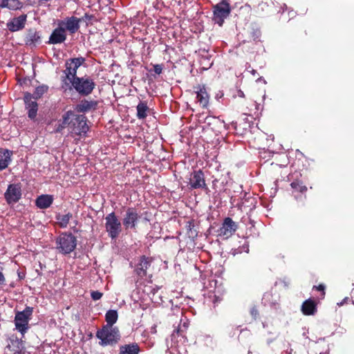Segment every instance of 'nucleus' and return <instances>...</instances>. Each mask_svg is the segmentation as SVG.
<instances>
[{
    "mask_svg": "<svg viewBox=\"0 0 354 354\" xmlns=\"http://www.w3.org/2000/svg\"><path fill=\"white\" fill-rule=\"evenodd\" d=\"M53 195L42 194L37 198L35 204L39 209H47L53 204Z\"/></svg>",
    "mask_w": 354,
    "mask_h": 354,
    "instance_id": "obj_22",
    "label": "nucleus"
},
{
    "mask_svg": "<svg viewBox=\"0 0 354 354\" xmlns=\"http://www.w3.org/2000/svg\"><path fill=\"white\" fill-rule=\"evenodd\" d=\"M85 60L86 59L84 57H80L71 58L66 62V70L64 71L66 76L63 77L62 81L64 82V84L62 86V88L64 92H66L68 89L70 91L72 90V88L70 84L67 82V80H68L70 82L71 81L73 80V79L77 77V68L84 63Z\"/></svg>",
    "mask_w": 354,
    "mask_h": 354,
    "instance_id": "obj_2",
    "label": "nucleus"
},
{
    "mask_svg": "<svg viewBox=\"0 0 354 354\" xmlns=\"http://www.w3.org/2000/svg\"><path fill=\"white\" fill-rule=\"evenodd\" d=\"M33 308L26 306L22 311H17L15 316V329L19 332L22 337L27 333L30 328L29 322L32 319Z\"/></svg>",
    "mask_w": 354,
    "mask_h": 354,
    "instance_id": "obj_4",
    "label": "nucleus"
},
{
    "mask_svg": "<svg viewBox=\"0 0 354 354\" xmlns=\"http://www.w3.org/2000/svg\"><path fill=\"white\" fill-rule=\"evenodd\" d=\"M220 301L221 299H219V297L214 295V299L213 301L214 304H215L216 303L219 302Z\"/></svg>",
    "mask_w": 354,
    "mask_h": 354,
    "instance_id": "obj_41",
    "label": "nucleus"
},
{
    "mask_svg": "<svg viewBox=\"0 0 354 354\" xmlns=\"http://www.w3.org/2000/svg\"><path fill=\"white\" fill-rule=\"evenodd\" d=\"M21 187L20 184H10L4 194L8 204L17 203L21 198Z\"/></svg>",
    "mask_w": 354,
    "mask_h": 354,
    "instance_id": "obj_11",
    "label": "nucleus"
},
{
    "mask_svg": "<svg viewBox=\"0 0 354 354\" xmlns=\"http://www.w3.org/2000/svg\"><path fill=\"white\" fill-rule=\"evenodd\" d=\"M74 115V112L72 111H66L62 116V124L66 128L71 126V119Z\"/></svg>",
    "mask_w": 354,
    "mask_h": 354,
    "instance_id": "obj_31",
    "label": "nucleus"
},
{
    "mask_svg": "<svg viewBox=\"0 0 354 354\" xmlns=\"http://www.w3.org/2000/svg\"><path fill=\"white\" fill-rule=\"evenodd\" d=\"M66 39V34L64 30V27L58 26L51 33L48 44H58L63 43Z\"/></svg>",
    "mask_w": 354,
    "mask_h": 354,
    "instance_id": "obj_18",
    "label": "nucleus"
},
{
    "mask_svg": "<svg viewBox=\"0 0 354 354\" xmlns=\"http://www.w3.org/2000/svg\"><path fill=\"white\" fill-rule=\"evenodd\" d=\"M194 89L196 90L197 102L202 108H207L209 104V95L205 86L204 84L198 85L194 87Z\"/></svg>",
    "mask_w": 354,
    "mask_h": 354,
    "instance_id": "obj_17",
    "label": "nucleus"
},
{
    "mask_svg": "<svg viewBox=\"0 0 354 354\" xmlns=\"http://www.w3.org/2000/svg\"><path fill=\"white\" fill-rule=\"evenodd\" d=\"M137 114L136 116L140 120L145 119L149 111L147 103L145 101H140L136 106Z\"/></svg>",
    "mask_w": 354,
    "mask_h": 354,
    "instance_id": "obj_25",
    "label": "nucleus"
},
{
    "mask_svg": "<svg viewBox=\"0 0 354 354\" xmlns=\"http://www.w3.org/2000/svg\"><path fill=\"white\" fill-rule=\"evenodd\" d=\"M243 247L246 252H249V245L248 244L244 245Z\"/></svg>",
    "mask_w": 354,
    "mask_h": 354,
    "instance_id": "obj_43",
    "label": "nucleus"
},
{
    "mask_svg": "<svg viewBox=\"0 0 354 354\" xmlns=\"http://www.w3.org/2000/svg\"><path fill=\"white\" fill-rule=\"evenodd\" d=\"M6 281V278L4 277V274L1 271H0V286L3 285Z\"/></svg>",
    "mask_w": 354,
    "mask_h": 354,
    "instance_id": "obj_38",
    "label": "nucleus"
},
{
    "mask_svg": "<svg viewBox=\"0 0 354 354\" xmlns=\"http://www.w3.org/2000/svg\"><path fill=\"white\" fill-rule=\"evenodd\" d=\"M301 310L304 315H313L317 310V303L312 299H306L303 302Z\"/></svg>",
    "mask_w": 354,
    "mask_h": 354,
    "instance_id": "obj_21",
    "label": "nucleus"
},
{
    "mask_svg": "<svg viewBox=\"0 0 354 354\" xmlns=\"http://www.w3.org/2000/svg\"><path fill=\"white\" fill-rule=\"evenodd\" d=\"M238 228L237 224L230 217L223 220L221 227L218 230L219 235L226 239L232 236Z\"/></svg>",
    "mask_w": 354,
    "mask_h": 354,
    "instance_id": "obj_14",
    "label": "nucleus"
},
{
    "mask_svg": "<svg viewBox=\"0 0 354 354\" xmlns=\"http://www.w3.org/2000/svg\"><path fill=\"white\" fill-rule=\"evenodd\" d=\"M189 185L192 189H208L205 180L204 173L201 169L195 170L191 174Z\"/></svg>",
    "mask_w": 354,
    "mask_h": 354,
    "instance_id": "obj_12",
    "label": "nucleus"
},
{
    "mask_svg": "<svg viewBox=\"0 0 354 354\" xmlns=\"http://www.w3.org/2000/svg\"><path fill=\"white\" fill-rule=\"evenodd\" d=\"M64 129H65V127L62 124H59L58 126L56 127L55 132H57V133L62 132V131Z\"/></svg>",
    "mask_w": 354,
    "mask_h": 354,
    "instance_id": "obj_39",
    "label": "nucleus"
},
{
    "mask_svg": "<svg viewBox=\"0 0 354 354\" xmlns=\"http://www.w3.org/2000/svg\"><path fill=\"white\" fill-rule=\"evenodd\" d=\"M96 337L102 346H113L120 341L121 335L118 327L103 326L97 331Z\"/></svg>",
    "mask_w": 354,
    "mask_h": 354,
    "instance_id": "obj_1",
    "label": "nucleus"
},
{
    "mask_svg": "<svg viewBox=\"0 0 354 354\" xmlns=\"http://www.w3.org/2000/svg\"><path fill=\"white\" fill-rule=\"evenodd\" d=\"M48 90V86L46 85H41L37 86L33 94L32 95L34 97V100L39 99L44 93H46Z\"/></svg>",
    "mask_w": 354,
    "mask_h": 354,
    "instance_id": "obj_32",
    "label": "nucleus"
},
{
    "mask_svg": "<svg viewBox=\"0 0 354 354\" xmlns=\"http://www.w3.org/2000/svg\"><path fill=\"white\" fill-rule=\"evenodd\" d=\"M103 293L100 291H92L91 293V296L93 300L96 301L99 300L102 298Z\"/></svg>",
    "mask_w": 354,
    "mask_h": 354,
    "instance_id": "obj_36",
    "label": "nucleus"
},
{
    "mask_svg": "<svg viewBox=\"0 0 354 354\" xmlns=\"http://www.w3.org/2000/svg\"><path fill=\"white\" fill-rule=\"evenodd\" d=\"M71 88H74L80 95L88 96L91 94L95 87V83L89 77H77L71 81Z\"/></svg>",
    "mask_w": 354,
    "mask_h": 354,
    "instance_id": "obj_5",
    "label": "nucleus"
},
{
    "mask_svg": "<svg viewBox=\"0 0 354 354\" xmlns=\"http://www.w3.org/2000/svg\"><path fill=\"white\" fill-rule=\"evenodd\" d=\"M12 151L0 148V171L6 169L11 162Z\"/></svg>",
    "mask_w": 354,
    "mask_h": 354,
    "instance_id": "obj_23",
    "label": "nucleus"
},
{
    "mask_svg": "<svg viewBox=\"0 0 354 354\" xmlns=\"http://www.w3.org/2000/svg\"><path fill=\"white\" fill-rule=\"evenodd\" d=\"M153 258L151 257H147L142 255L139 257L138 261L135 266L134 272L139 279H144L145 277L151 274H149V271L151 267Z\"/></svg>",
    "mask_w": 354,
    "mask_h": 354,
    "instance_id": "obj_8",
    "label": "nucleus"
},
{
    "mask_svg": "<svg viewBox=\"0 0 354 354\" xmlns=\"http://www.w3.org/2000/svg\"><path fill=\"white\" fill-rule=\"evenodd\" d=\"M325 288L326 286L324 284H319L318 286H314L313 289L316 290L317 291L321 292V298L323 299L325 297L326 292H325Z\"/></svg>",
    "mask_w": 354,
    "mask_h": 354,
    "instance_id": "obj_35",
    "label": "nucleus"
},
{
    "mask_svg": "<svg viewBox=\"0 0 354 354\" xmlns=\"http://www.w3.org/2000/svg\"><path fill=\"white\" fill-rule=\"evenodd\" d=\"M238 95L241 97H244V93H243V92L242 91L239 90L238 91Z\"/></svg>",
    "mask_w": 354,
    "mask_h": 354,
    "instance_id": "obj_42",
    "label": "nucleus"
},
{
    "mask_svg": "<svg viewBox=\"0 0 354 354\" xmlns=\"http://www.w3.org/2000/svg\"><path fill=\"white\" fill-rule=\"evenodd\" d=\"M163 67L162 64H154L153 65V71L156 74L160 75L162 73Z\"/></svg>",
    "mask_w": 354,
    "mask_h": 354,
    "instance_id": "obj_37",
    "label": "nucleus"
},
{
    "mask_svg": "<svg viewBox=\"0 0 354 354\" xmlns=\"http://www.w3.org/2000/svg\"><path fill=\"white\" fill-rule=\"evenodd\" d=\"M91 17L90 15H88V14H86V13L84 15V18L85 19H90Z\"/></svg>",
    "mask_w": 354,
    "mask_h": 354,
    "instance_id": "obj_44",
    "label": "nucleus"
},
{
    "mask_svg": "<svg viewBox=\"0 0 354 354\" xmlns=\"http://www.w3.org/2000/svg\"><path fill=\"white\" fill-rule=\"evenodd\" d=\"M25 44L30 47H35L41 43V34L36 28L27 30L24 37Z\"/></svg>",
    "mask_w": 354,
    "mask_h": 354,
    "instance_id": "obj_16",
    "label": "nucleus"
},
{
    "mask_svg": "<svg viewBox=\"0 0 354 354\" xmlns=\"http://www.w3.org/2000/svg\"><path fill=\"white\" fill-rule=\"evenodd\" d=\"M140 216L134 207H128L124 217L122 219V224L126 230H136Z\"/></svg>",
    "mask_w": 354,
    "mask_h": 354,
    "instance_id": "obj_10",
    "label": "nucleus"
},
{
    "mask_svg": "<svg viewBox=\"0 0 354 354\" xmlns=\"http://www.w3.org/2000/svg\"><path fill=\"white\" fill-rule=\"evenodd\" d=\"M73 218V214L71 212H68L64 215L57 214L55 216L56 220L57 221L58 225L62 228H66L70 220Z\"/></svg>",
    "mask_w": 354,
    "mask_h": 354,
    "instance_id": "obj_26",
    "label": "nucleus"
},
{
    "mask_svg": "<svg viewBox=\"0 0 354 354\" xmlns=\"http://www.w3.org/2000/svg\"><path fill=\"white\" fill-rule=\"evenodd\" d=\"M10 344L8 345V347L10 351L15 353L20 352L23 348L22 342L17 337L12 336L10 338Z\"/></svg>",
    "mask_w": 354,
    "mask_h": 354,
    "instance_id": "obj_28",
    "label": "nucleus"
},
{
    "mask_svg": "<svg viewBox=\"0 0 354 354\" xmlns=\"http://www.w3.org/2000/svg\"><path fill=\"white\" fill-rule=\"evenodd\" d=\"M140 348L137 343L124 344L120 346L119 354H139Z\"/></svg>",
    "mask_w": 354,
    "mask_h": 354,
    "instance_id": "obj_24",
    "label": "nucleus"
},
{
    "mask_svg": "<svg viewBox=\"0 0 354 354\" xmlns=\"http://www.w3.org/2000/svg\"><path fill=\"white\" fill-rule=\"evenodd\" d=\"M88 130L86 124V117L84 115H76L74 113L71 119V133L76 136H81L86 133Z\"/></svg>",
    "mask_w": 354,
    "mask_h": 354,
    "instance_id": "obj_9",
    "label": "nucleus"
},
{
    "mask_svg": "<svg viewBox=\"0 0 354 354\" xmlns=\"http://www.w3.org/2000/svg\"><path fill=\"white\" fill-rule=\"evenodd\" d=\"M231 12V6L226 0H222L213 6V20L219 26H222L225 19Z\"/></svg>",
    "mask_w": 354,
    "mask_h": 354,
    "instance_id": "obj_6",
    "label": "nucleus"
},
{
    "mask_svg": "<svg viewBox=\"0 0 354 354\" xmlns=\"http://www.w3.org/2000/svg\"><path fill=\"white\" fill-rule=\"evenodd\" d=\"M6 0H0V7L5 8Z\"/></svg>",
    "mask_w": 354,
    "mask_h": 354,
    "instance_id": "obj_40",
    "label": "nucleus"
},
{
    "mask_svg": "<svg viewBox=\"0 0 354 354\" xmlns=\"http://www.w3.org/2000/svg\"><path fill=\"white\" fill-rule=\"evenodd\" d=\"M5 8L17 10L21 8V3L19 0H6Z\"/></svg>",
    "mask_w": 354,
    "mask_h": 354,
    "instance_id": "obj_33",
    "label": "nucleus"
},
{
    "mask_svg": "<svg viewBox=\"0 0 354 354\" xmlns=\"http://www.w3.org/2000/svg\"><path fill=\"white\" fill-rule=\"evenodd\" d=\"M348 299V297H346L344 299V302H346V300Z\"/></svg>",
    "mask_w": 354,
    "mask_h": 354,
    "instance_id": "obj_46",
    "label": "nucleus"
},
{
    "mask_svg": "<svg viewBox=\"0 0 354 354\" xmlns=\"http://www.w3.org/2000/svg\"><path fill=\"white\" fill-rule=\"evenodd\" d=\"M97 101L87 100L83 99L76 105L75 110L78 113H86L91 111H95L97 106Z\"/></svg>",
    "mask_w": 354,
    "mask_h": 354,
    "instance_id": "obj_19",
    "label": "nucleus"
},
{
    "mask_svg": "<svg viewBox=\"0 0 354 354\" xmlns=\"http://www.w3.org/2000/svg\"><path fill=\"white\" fill-rule=\"evenodd\" d=\"M250 314L254 320H257L259 317V311L257 306H252L250 308Z\"/></svg>",
    "mask_w": 354,
    "mask_h": 354,
    "instance_id": "obj_34",
    "label": "nucleus"
},
{
    "mask_svg": "<svg viewBox=\"0 0 354 354\" xmlns=\"http://www.w3.org/2000/svg\"><path fill=\"white\" fill-rule=\"evenodd\" d=\"M26 21V15H22L18 17L14 18L11 21L7 24V27L11 32H15L22 29Z\"/></svg>",
    "mask_w": 354,
    "mask_h": 354,
    "instance_id": "obj_20",
    "label": "nucleus"
},
{
    "mask_svg": "<svg viewBox=\"0 0 354 354\" xmlns=\"http://www.w3.org/2000/svg\"><path fill=\"white\" fill-rule=\"evenodd\" d=\"M251 73H252L254 75L257 73V71L254 69L251 70Z\"/></svg>",
    "mask_w": 354,
    "mask_h": 354,
    "instance_id": "obj_45",
    "label": "nucleus"
},
{
    "mask_svg": "<svg viewBox=\"0 0 354 354\" xmlns=\"http://www.w3.org/2000/svg\"><path fill=\"white\" fill-rule=\"evenodd\" d=\"M24 99V102L26 104V109L28 110V117L30 119H35L37 115V110H38V104L36 102V100H32V99H34V97L32 95V94H30L29 93H25Z\"/></svg>",
    "mask_w": 354,
    "mask_h": 354,
    "instance_id": "obj_15",
    "label": "nucleus"
},
{
    "mask_svg": "<svg viewBox=\"0 0 354 354\" xmlns=\"http://www.w3.org/2000/svg\"><path fill=\"white\" fill-rule=\"evenodd\" d=\"M105 221V227L109 236L112 239H115L122 231L120 221L114 212L107 214Z\"/></svg>",
    "mask_w": 354,
    "mask_h": 354,
    "instance_id": "obj_7",
    "label": "nucleus"
},
{
    "mask_svg": "<svg viewBox=\"0 0 354 354\" xmlns=\"http://www.w3.org/2000/svg\"><path fill=\"white\" fill-rule=\"evenodd\" d=\"M82 19L72 16L66 17L64 20L58 21V26L64 27V30L68 31L71 34H74L78 31L80 27Z\"/></svg>",
    "mask_w": 354,
    "mask_h": 354,
    "instance_id": "obj_13",
    "label": "nucleus"
},
{
    "mask_svg": "<svg viewBox=\"0 0 354 354\" xmlns=\"http://www.w3.org/2000/svg\"><path fill=\"white\" fill-rule=\"evenodd\" d=\"M118 318V314L115 310H109L105 314V320L107 326H113Z\"/></svg>",
    "mask_w": 354,
    "mask_h": 354,
    "instance_id": "obj_27",
    "label": "nucleus"
},
{
    "mask_svg": "<svg viewBox=\"0 0 354 354\" xmlns=\"http://www.w3.org/2000/svg\"><path fill=\"white\" fill-rule=\"evenodd\" d=\"M194 227H195V225H194V222L193 220H189L186 223L185 228L187 230V234L189 237L194 238V237L196 236L197 232L194 229Z\"/></svg>",
    "mask_w": 354,
    "mask_h": 354,
    "instance_id": "obj_30",
    "label": "nucleus"
},
{
    "mask_svg": "<svg viewBox=\"0 0 354 354\" xmlns=\"http://www.w3.org/2000/svg\"><path fill=\"white\" fill-rule=\"evenodd\" d=\"M55 248L64 255L71 254L77 246V238L71 232H62L57 237Z\"/></svg>",
    "mask_w": 354,
    "mask_h": 354,
    "instance_id": "obj_3",
    "label": "nucleus"
},
{
    "mask_svg": "<svg viewBox=\"0 0 354 354\" xmlns=\"http://www.w3.org/2000/svg\"><path fill=\"white\" fill-rule=\"evenodd\" d=\"M290 187L293 189V193L305 194L308 190L307 187L300 180H295L292 182L290 183Z\"/></svg>",
    "mask_w": 354,
    "mask_h": 354,
    "instance_id": "obj_29",
    "label": "nucleus"
}]
</instances>
